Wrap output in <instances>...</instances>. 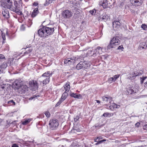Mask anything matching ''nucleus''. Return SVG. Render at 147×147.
Returning a JSON list of instances; mask_svg holds the SVG:
<instances>
[{"label": "nucleus", "mask_w": 147, "mask_h": 147, "mask_svg": "<svg viewBox=\"0 0 147 147\" xmlns=\"http://www.w3.org/2000/svg\"><path fill=\"white\" fill-rule=\"evenodd\" d=\"M21 29L22 30H24L25 29L24 28V26L23 25H22L21 27Z\"/></svg>", "instance_id": "obj_55"}, {"label": "nucleus", "mask_w": 147, "mask_h": 147, "mask_svg": "<svg viewBox=\"0 0 147 147\" xmlns=\"http://www.w3.org/2000/svg\"><path fill=\"white\" fill-rule=\"evenodd\" d=\"M37 96L39 97V96L38 95L37 96H36V95H34V96H33V97H31L30 98V100H32V99H33V98H34L36 97H37Z\"/></svg>", "instance_id": "obj_49"}, {"label": "nucleus", "mask_w": 147, "mask_h": 147, "mask_svg": "<svg viewBox=\"0 0 147 147\" xmlns=\"http://www.w3.org/2000/svg\"><path fill=\"white\" fill-rule=\"evenodd\" d=\"M7 66V63L6 62H4L0 65V67L4 70L6 68Z\"/></svg>", "instance_id": "obj_26"}, {"label": "nucleus", "mask_w": 147, "mask_h": 147, "mask_svg": "<svg viewBox=\"0 0 147 147\" xmlns=\"http://www.w3.org/2000/svg\"><path fill=\"white\" fill-rule=\"evenodd\" d=\"M106 140L105 139H104L101 140H100L99 141H98L95 144V145H97L100 144H101V143H102L103 142L106 141Z\"/></svg>", "instance_id": "obj_31"}, {"label": "nucleus", "mask_w": 147, "mask_h": 147, "mask_svg": "<svg viewBox=\"0 0 147 147\" xmlns=\"http://www.w3.org/2000/svg\"><path fill=\"white\" fill-rule=\"evenodd\" d=\"M4 69L0 67V74L3 72Z\"/></svg>", "instance_id": "obj_50"}, {"label": "nucleus", "mask_w": 147, "mask_h": 147, "mask_svg": "<svg viewBox=\"0 0 147 147\" xmlns=\"http://www.w3.org/2000/svg\"><path fill=\"white\" fill-rule=\"evenodd\" d=\"M99 4L102 6L103 8L105 9L107 7V0H100Z\"/></svg>", "instance_id": "obj_15"}, {"label": "nucleus", "mask_w": 147, "mask_h": 147, "mask_svg": "<svg viewBox=\"0 0 147 147\" xmlns=\"http://www.w3.org/2000/svg\"><path fill=\"white\" fill-rule=\"evenodd\" d=\"M2 37L3 40H5V35L2 34Z\"/></svg>", "instance_id": "obj_56"}, {"label": "nucleus", "mask_w": 147, "mask_h": 147, "mask_svg": "<svg viewBox=\"0 0 147 147\" xmlns=\"http://www.w3.org/2000/svg\"><path fill=\"white\" fill-rule=\"evenodd\" d=\"M141 27L144 30H147V25L145 24H143L141 26Z\"/></svg>", "instance_id": "obj_29"}, {"label": "nucleus", "mask_w": 147, "mask_h": 147, "mask_svg": "<svg viewBox=\"0 0 147 147\" xmlns=\"http://www.w3.org/2000/svg\"><path fill=\"white\" fill-rule=\"evenodd\" d=\"M28 87L27 86L23 83L18 90L19 93L23 94L25 93L28 91Z\"/></svg>", "instance_id": "obj_7"}, {"label": "nucleus", "mask_w": 147, "mask_h": 147, "mask_svg": "<svg viewBox=\"0 0 147 147\" xmlns=\"http://www.w3.org/2000/svg\"><path fill=\"white\" fill-rule=\"evenodd\" d=\"M29 84L34 90H36L38 87V84L36 81H30Z\"/></svg>", "instance_id": "obj_12"}, {"label": "nucleus", "mask_w": 147, "mask_h": 147, "mask_svg": "<svg viewBox=\"0 0 147 147\" xmlns=\"http://www.w3.org/2000/svg\"><path fill=\"white\" fill-rule=\"evenodd\" d=\"M117 105L115 103H113L112 105H111L109 106V108L111 110H113L115 108H117Z\"/></svg>", "instance_id": "obj_25"}, {"label": "nucleus", "mask_w": 147, "mask_h": 147, "mask_svg": "<svg viewBox=\"0 0 147 147\" xmlns=\"http://www.w3.org/2000/svg\"><path fill=\"white\" fill-rule=\"evenodd\" d=\"M39 125V124L38 125H36V126L38 128H41V127H38V126Z\"/></svg>", "instance_id": "obj_61"}, {"label": "nucleus", "mask_w": 147, "mask_h": 147, "mask_svg": "<svg viewBox=\"0 0 147 147\" xmlns=\"http://www.w3.org/2000/svg\"><path fill=\"white\" fill-rule=\"evenodd\" d=\"M31 120V119H28L26 120L25 121L22 122V124L24 125H26L29 123Z\"/></svg>", "instance_id": "obj_24"}, {"label": "nucleus", "mask_w": 147, "mask_h": 147, "mask_svg": "<svg viewBox=\"0 0 147 147\" xmlns=\"http://www.w3.org/2000/svg\"><path fill=\"white\" fill-rule=\"evenodd\" d=\"M70 96L75 98H82V96L80 94H77L76 93H71L70 94Z\"/></svg>", "instance_id": "obj_18"}, {"label": "nucleus", "mask_w": 147, "mask_h": 147, "mask_svg": "<svg viewBox=\"0 0 147 147\" xmlns=\"http://www.w3.org/2000/svg\"><path fill=\"white\" fill-rule=\"evenodd\" d=\"M31 47V45H27V48H30Z\"/></svg>", "instance_id": "obj_59"}, {"label": "nucleus", "mask_w": 147, "mask_h": 147, "mask_svg": "<svg viewBox=\"0 0 147 147\" xmlns=\"http://www.w3.org/2000/svg\"><path fill=\"white\" fill-rule=\"evenodd\" d=\"M29 53H28V51H26V52H25L24 53V55H26V54H28Z\"/></svg>", "instance_id": "obj_57"}, {"label": "nucleus", "mask_w": 147, "mask_h": 147, "mask_svg": "<svg viewBox=\"0 0 147 147\" xmlns=\"http://www.w3.org/2000/svg\"><path fill=\"white\" fill-rule=\"evenodd\" d=\"M53 0H46V2L44 4V5L45 6H47L49 4L52 2V1Z\"/></svg>", "instance_id": "obj_27"}, {"label": "nucleus", "mask_w": 147, "mask_h": 147, "mask_svg": "<svg viewBox=\"0 0 147 147\" xmlns=\"http://www.w3.org/2000/svg\"><path fill=\"white\" fill-rule=\"evenodd\" d=\"M120 76V74H117L114 75L113 77V79H114L115 81V80H116L117 78H118Z\"/></svg>", "instance_id": "obj_35"}, {"label": "nucleus", "mask_w": 147, "mask_h": 147, "mask_svg": "<svg viewBox=\"0 0 147 147\" xmlns=\"http://www.w3.org/2000/svg\"><path fill=\"white\" fill-rule=\"evenodd\" d=\"M64 88L66 91L68 92L70 90V87L69 85V82H67L66 83V84L64 85Z\"/></svg>", "instance_id": "obj_20"}, {"label": "nucleus", "mask_w": 147, "mask_h": 147, "mask_svg": "<svg viewBox=\"0 0 147 147\" xmlns=\"http://www.w3.org/2000/svg\"><path fill=\"white\" fill-rule=\"evenodd\" d=\"M74 130H76V131H80V129H74Z\"/></svg>", "instance_id": "obj_62"}, {"label": "nucleus", "mask_w": 147, "mask_h": 147, "mask_svg": "<svg viewBox=\"0 0 147 147\" xmlns=\"http://www.w3.org/2000/svg\"><path fill=\"white\" fill-rule=\"evenodd\" d=\"M115 80L113 79V77H111L109 78L108 80V82L109 84H111L113 82H115Z\"/></svg>", "instance_id": "obj_30"}, {"label": "nucleus", "mask_w": 147, "mask_h": 147, "mask_svg": "<svg viewBox=\"0 0 147 147\" xmlns=\"http://www.w3.org/2000/svg\"><path fill=\"white\" fill-rule=\"evenodd\" d=\"M4 55L2 54H0V60L5 59Z\"/></svg>", "instance_id": "obj_45"}, {"label": "nucleus", "mask_w": 147, "mask_h": 147, "mask_svg": "<svg viewBox=\"0 0 147 147\" xmlns=\"http://www.w3.org/2000/svg\"><path fill=\"white\" fill-rule=\"evenodd\" d=\"M102 48L100 47H98L94 51V53L93 55L94 56H96V55H100L102 53Z\"/></svg>", "instance_id": "obj_11"}, {"label": "nucleus", "mask_w": 147, "mask_h": 147, "mask_svg": "<svg viewBox=\"0 0 147 147\" xmlns=\"http://www.w3.org/2000/svg\"><path fill=\"white\" fill-rule=\"evenodd\" d=\"M147 48V41L140 43L138 48L140 50Z\"/></svg>", "instance_id": "obj_16"}, {"label": "nucleus", "mask_w": 147, "mask_h": 147, "mask_svg": "<svg viewBox=\"0 0 147 147\" xmlns=\"http://www.w3.org/2000/svg\"><path fill=\"white\" fill-rule=\"evenodd\" d=\"M143 1H141V0H132L131 3L134 5H135L136 6H138L141 5L143 3Z\"/></svg>", "instance_id": "obj_14"}, {"label": "nucleus", "mask_w": 147, "mask_h": 147, "mask_svg": "<svg viewBox=\"0 0 147 147\" xmlns=\"http://www.w3.org/2000/svg\"><path fill=\"white\" fill-rule=\"evenodd\" d=\"M2 122V119H0V124Z\"/></svg>", "instance_id": "obj_64"}, {"label": "nucleus", "mask_w": 147, "mask_h": 147, "mask_svg": "<svg viewBox=\"0 0 147 147\" xmlns=\"http://www.w3.org/2000/svg\"><path fill=\"white\" fill-rule=\"evenodd\" d=\"M136 92V90H134V92H133V93H132V94H135V93Z\"/></svg>", "instance_id": "obj_63"}, {"label": "nucleus", "mask_w": 147, "mask_h": 147, "mask_svg": "<svg viewBox=\"0 0 147 147\" xmlns=\"http://www.w3.org/2000/svg\"><path fill=\"white\" fill-rule=\"evenodd\" d=\"M62 15L64 18H69L72 16V13L68 10H65L63 11Z\"/></svg>", "instance_id": "obj_9"}, {"label": "nucleus", "mask_w": 147, "mask_h": 147, "mask_svg": "<svg viewBox=\"0 0 147 147\" xmlns=\"http://www.w3.org/2000/svg\"><path fill=\"white\" fill-rule=\"evenodd\" d=\"M103 101L104 103H111L112 101V98L108 96H104L102 98Z\"/></svg>", "instance_id": "obj_13"}, {"label": "nucleus", "mask_w": 147, "mask_h": 147, "mask_svg": "<svg viewBox=\"0 0 147 147\" xmlns=\"http://www.w3.org/2000/svg\"><path fill=\"white\" fill-rule=\"evenodd\" d=\"M147 78V77L145 76L143 78H141V81L140 83L141 84H142L144 82V81Z\"/></svg>", "instance_id": "obj_33"}, {"label": "nucleus", "mask_w": 147, "mask_h": 147, "mask_svg": "<svg viewBox=\"0 0 147 147\" xmlns=\"http://www.w3.org/2000/svg\"><path fill=\"white\" fill-rule=\"evenodd\" d=\"M120 43V41L117 37H114L112 38L109 43L107 47V50H109L111 48H115Z\"/></svg>", "instance_id": "obj_3"}, {"label": "nucleus", "mask_w": 147, "mask_h": 147, "mask_svg": "<svg viewBox=\"0 0 147 147\" xmlns=\"http://www.w3.org/2000/svg\"><path fill=\"white\" fill-rule=\"evenodd\" d=\"M54 30V28L43 26L38 30V33L39 36L45 38L53 34Z\"/></svg>", "instance_id": "obj_2"}, {"label": "nucleus", "mask_w": 147, "mask_h": 147, "mask_svg": "<svg viewBox=\"0 0 147 147\" xmlns=\"http://www.w3.org/2000/svg\"><path fill=\"white\" fill-rule=\"evenodd\" d=\"M7 103L8 104L11 105H15V102L13 101V100H11L8 102Z\"/></svg>", "instance_id": "obj_32"}, {"label": "nucleus", "mask_w": 147, "mask_h": 147, "mask_svg": "<svg viewBox=\"0 0 147 147\" xmlns=\"http://www.w3.org/2000/svg\"><path fill=\"white\" fill-rule=\"evenodd\" d=\"M67 92V91H65V92L63 93L61 98L62 100V101H63L65 100L68 96V94Z\"/></svg>", "instance_id": "obj_21"}, {"label": "nucleus", "mask_w": 147, "mask_h": 147, "mask_svg": "<svg viewBox=\"0 0 147 147\" xmlns=\"http://www.w3.org/2000/svg\"><path fill=\"white\" fill-rule=\"evenodd\" d=\"M38 4L37 3H36L35 2L34 3H33V5H35V6L37 5H38Z\"/></svg>", "instance_id": "obj_58"}, {"label": "nucleus", "mask_w": 147, "mask_h": 147, "mask_svg": "<svg viewBox=\"0 0 147 147\" xmlns=\"http://www.w3.org/2000/svg\"><path fill=\"white\" fill-rule=\"evenodd\" d=\"M46 76H42V77H46L47 78H48V76H49V75H47V74H46Z\"/></svg>", "instance_id": "obj_60"}, {"label": "nucleus", "mask_w": 147, "mask_h": 147, "mask_svg": "<svg viewBox=\"0 0 147 147\" xmlns=\"http://www.w3.org/2000/svg\"><path fill=\"white\" fill-rule=\"evenodd\" d=\"M128 92L130 94H132L134 92V90L131 88H129L127 90Z\"/></svg>", "instance_id": "obj_36"}, {"label": "nucleus", "mask_w": 147, "mask_h": 147, "mask_svg": "<svg viewBox=\"0 0 147 147\" xmlns=\"http://www.w3.org/2000/svg\"><path fill=\"white\" fill-rule=\"evenodd\" d=\"M33 50V49L32 48H29L28 50L27 51H28V53H29L31 52Z\"/></svg>", "instance_id": "obj_52"}, {"label": "nucleus", "mask_w": 147, "mask_h": 147, "mask_svg": "<svg viewBox=\"0 0 147 147\" xmlns=\"http://www.w3.org/2000/svg\"><path fill=\"white\" fill-rule=\"evenodd\" d=\"M140 125V123L139 122H137L135 124V125L136 127H138Z\"/></svg>", "instance_id": "obj_51"}, {"label": "nucleus", "mask_w": 147, "mask_h": 147, "mask_svg": "<svg viewBox=\"0 0 147 147\" xmlns=\"http://www.w3.org/2000/svg\"><path fill=\"white\" fill-rule=\"evenodd\" d=\"M144 86L145 87L147 88V80L145 83H144Z\"/></svg>", "instance_id": "obj_54"}, {"label": "nucleus", "mask_w": 147, "mask_h": 147, "mask_svg": "<svg viewBox=\"0 0 147 147\" xmlns=\"http://www.w3.org/2000/svg\"><path fill=\"white\" fill-rule=\"evenodd\" d=\"M23 83L21 79L16 80L12 84V87L15 90H18Z\"/></svg>", "instance_id": "obj_6"}, {"label": "nucleus", "mask_w": 147, "mask_h": 147, "mask_svg": "<svg viewBox=\"0 0 147 147\" xmlns=\"http://www.w3.org/2000/svg\"><path fill=\"white\" fill-rule=\"evenodd\" d=\"M88 64L87 63V62L84 61H80L76 66V69H80L83 68L86 69L88 66Z\"/></svg>", "instance_id": "obj_8"}, {"label": "nucleus", "mask_w": 147, "mask_h": 147, "mask_svg": "<svg viewBox=\"0 0 147 147\" xmlns=\"http://www.w3.org/2000/svg\"><path fill=\"white\" fill-rule=\"evenodd\" d=\"M12 147H18V146L16 144H13Z\"/></svg>", "instance_id": "obj_53"}, {"label": "nucleus", "mask_w": 147, "mask_h": 147, "mask_svg": "<svg viewBox=\"0 0 147 147\" xmlns=\"http://www.w3.org/2000/svg\"><path fill=\"white\" fill-rule=\"evenodd\" d=\"M49 75L48 78H46L42 82V83L43 85H45L46 84H48L50 81V78L52 76V71H47L43 74L42 76H46V74Z\"/></svg>", "instance_id": "obj_5"}, {"label": "nucleus", "mask_w": 147, "mask_h": 147, "mask_svg": "<svg viewBox=\"0 0 147 147\" xmlns=\"http://www.w3.org/2000/svg\"><path fill=\"white\" fill-rule=\"evenodd\" d=\"M143 73V71L141 70L139 72L137 71H135L134 72V76L136 77L137 76H139L140 75L142 74Z\"/></svg>", "instance_id": "obj_23"}, {"label": "nucleus", "mask_w": 147, "mask_h": 147, "mask_svg": "<svg viewBox=\"0 0 147 147\" xmlns=\"http://www.w3.org/2000/svg\"><path fill=\"white\" fill-rule=\"evenodd\" d=\"M89 12L92 15H94V14L96 12V10L94 9L92 10H91L89 11Z\"/></svg>", "instance_id": "obj_37"}, {"label": "nucleus", "mask_w": 147, "mask_h": 147, "mask_svg": "<svg viewBox=\"0 0 147 147\" xmlns=\"http://www.w3.org/2000/svg\"><path fill=\"white\" fill-rule=\"evenodd\" d=\"M63 101H62V100L61 99L59 101L57 102V104H56L55 107H57L59 106L60 104Z\"/></svg>", "instance_id": "obj_40"}, {"label": "nucleus", "mask_w": 147, "mask_h": 147, "mask_svg": "<svg viewBox=\"0 0 147 147\" xmlns=\"http://www.w3.org/2000/svg\"><path fill=\"white\" fill-rule=\"evenodd\" d=\"M103 126L102 124L100 125V124H97L96 125V127H100Z\"/></svg>", "instance_id": "obj_47"}, {"label": "nucleus", "mask_w": 147, "mask_h": 147, "mask_svg": "<svg viewBox=\"0 0 147 147\" xmlns=\"http://www.w3.org/2000/svg\"><path fill=\"white\" fill-rule=\"evenodd\" d=\"M70 62L71 64L72 63H74L75 62L76 58L74 57L72 58H70Z\"/></svg>", "instance_id": "obj_34"}, {"label": "nucleus", "mask_w": 147, "mask_h": 147, "mask_svg": "<svg viewBox=\"0 0 147 147\" xmlns=\"http://www.w3.org/2000/svg\"><path fill=\"white\" fill-rule=\"evenodd\" d=\"M74 7L72 11L74 13L73 18L74 19H77L79 18L80 16L79 9L75 6Z\"/></svg>", "instance_id": "obj_10"}, {"label": "nucleus", "mask_w": 147, "mask_h": 147, "mask_svg": "<svg viewBox=\"0 0 147 147\" xmlns=\"http://www.w3.org/2000/svg\"><path fill=\"white\" fill-rule=\"evenodd\" d=\"M49 125L51 130H55L59 126L58 120L56 119H51L49 122Z\"/></svg>", "instance_id": "obj_4"}, {"label": "nucleus", "mask_w": 147, "mask_h": 147, "mask_svg": "<svg viewBox=\"0 0 147 147\" xmlns=\"http://www.w3.org/2000/svg\"><path fill=\"white\" fill-rule=\"evenodd\" d=\"M79 117L78 116H77L74 119V120L75 121H77L79 119Z\"/></svg>", "instance_id": "obj_46"}, {"label": "nucleus", "mask_w": 147, "mask_h": 147, "mask_svg": "<svg viewBox=\"0 0 147 147\" xmlns=\"http://www.w3.org/2000/svg\"><path fill=\"white\" fill-rule=\"evenodd\" d=\"M129 75L130 78H129V79H132L131 78L136 77L135 76H134V72H132V73L130 74Z\"/></svg>", "instance_id": "obj_42"}, {"label": "nucleus", "mask_w": 147, "mask_h": 147, "mask_svg": "<svg viewBox=\"0 0 147 147\" xmlns=\"http://www.w3.org/2000/svg\"><path fill=\"white\" fill-rule=\"evenodd\" d=\"M123 47L122 45H121L119 46V47H118L117 49L118 50H121V51L123 50Z\"/></svg>", "instance_id": "obj_43"}, {"label": "nucleus", "mask_w": 147, "mask_h": 147, "mask_svg": "<svg viewBox=\"0 0 147 147\" xmlns=\"http://www.w3.org/2000/svg\"><path fill=\"white\" fill-rule=\"evenodd\" d=\"M143 129L144 130L147 129V124H145L143 126Z\"/></svg>", "instance_id": "obj_48"}, {"label": "nucleus", "mask_w": 147, "mask_h": 147, "mask_svg": "<svg viewBox=\"0 0 147 147\" xmlns=\"http://www.w3.org/2000/svg\"><path fill=\"white\" fill-rule=\"evenodd\" d=\"M46 116L47 117H50V113L49 112H46L45 113Z\"/></svg>", "instance_id": "obj_41"}, {"label": "nucleus", "mask_w": 147, "mask_h": 147, "mask_svg": "<svg viewBox=\"0 0 147 147\" xmlns=\"http://www.w3.org/2000/svg\"><path fill=\"white\" fill-rule=\"evenodd\" d=\"M39 13V12L38 11V8H36L34 10L33 12L32 13V16L33 17H35Z\"/></svg>", "instance_id": "obj_19"}, {"label": "nucleus", "mask_w": 147, "mask_h": 147, "mask_svg": "<svg viewBox=\"0 0 147 147\" xmlns=\"http://www.w3.org/2000/svg\"><path fill=\"white\" fill-rule=\"evenodd\" d=\"M102 139V137L101 136H99L97 137V138L96 139H94V141L95 142H97L98 141H97V140H101Z\"/></svg>", "instance_id": "obj_39"}, {"label": "nucleus", "mask_w": 147, "mask_h": 147, "mask_svg": "<svg viewBox=\"0 0 147 147\" xmlns=\"http://www.w3.org/2000/svg\"><path fill=\"white\" fill-rule=\"evenodd\" d=\"M108 17V16L107 15H104L102 16V19L103 20H104V21H105L107 20Z\"/></svg>", "instance_id": "obj_38"}, {"label": "nucleus", "mask_w": 147, "mask_h": 147, "mask_svg": "<svg viewBox=\"0 0 147 147\" xmlns=\"http://www.w3.org/2000/svg\"><path fill=\"white\" fill-rule=\"evenodd\" d=\"M109 115V113H104L103 115V116L105 117H107L108 115Z\"/></svg>", "instance_id": "obj_44"}, {"label": "nucleus", "mask_w": 147, "mask_h": 147, "mask_svg": "<svg viewBox=\"0 0 147 147\" xmlns=\"http://www.w3.org/2000/svg\"><path fill=\"white\" fill-rule=\"evenodd\" d=\"M64 63L65 64H68L69 65H71V63L70 62V58H68L65 59L64 61Z\"/></svg>", "instance_id": "obj_28"}, {"label": "nucleus", "mask_w": 147, "mask_h": 147, "mask_svg": "<svg viewBox=\"0 0 147 147\" xmlns=\"http://www.w3.org/2000/svg\"><path fill=\"white\" fill-rule=\"evenodd\" d=\"M113 27H119L120 26L121 23L119 21H117L114 22H113Z\"/></svg>", "instance_id": "obj_22"}, {"label": "nucleus", "mask_w": 147, "mask_h": 147, "mask_svg": "<svg viewBox=\"0 0 147 147\" xmlns=\"http://www.w3.org/2000/svg\"><path fill=\"white\" fill-rule=\"evenodd\" d=\"M1 5L5 8H7L10 10L15 11L19 15L22 14V12L19 9L17 1L14 2V6L13 5V2L10 0H2L1 1Z\"/></svg>", "instance_id": "obj_1"}, {"label": "nucleus", "mask_w": 147, "mask_h": 147, "mask_svg": "<svg viewBox=\"0 0 147 147\" xmlns=\"http://www.w3.org/2000/svg\"><path fill=\"white\" fill-rule=\"evenodd\" d=\"M2 14L3 17L7 19L9 18V13L7 9H4L2 11Z\"/></svg>", "instance_id": "obj_17"}]
</instances>
